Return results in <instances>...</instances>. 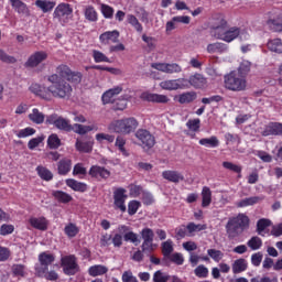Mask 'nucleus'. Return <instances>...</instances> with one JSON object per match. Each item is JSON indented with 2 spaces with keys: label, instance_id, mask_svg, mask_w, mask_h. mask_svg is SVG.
I'll return each mask as SVG.
<instances>
[{
  "label": "nucleus",
  "instance_id": "f257e3e1",
  "mask_svg": "<svg viewBox=\"0 0 282 282\" xmlns=\"http://www.w3.org/2000/svg\"><path fill=\"white\" fill-rule=\"evenodd\" d=\"M51 86H44L41 84H32L29 89L43 100L52 101L53 98L68 100L72 98L74 88L65 79H59L57 74H52L47 77Z\"/></svg>",
  "mask_w": 282,
  "mask_h": 282
},
{
  "label": "nucleus",
  "instance_id": "f03ea898",
  "mask_svg": "<svg viewBox=\"0 0 282 282\" xmlns=\"http://www.w3.org/2000/svg\"><path fill=\"white\" fill-rule=\"evenodd\" d=\"M250 226L249 217L246 214H239L228 220L226 225V232L229 239H236L239 235H242L245 230H248Z\"/></svg>",
  "mask_w": 282,
  "mask_h": 282
},
{
  "label": "nucleus",
  "instance_id": "7ed1b4c3",
  "mask_svg": "<svg viewBox=\"0 0 282 282\" xmlns=\"http://www.w3.org/2000/svg\"><path fill=\"white\" fill-rule=\"evenodd\" d=\"M139 126L140 122L138 121V119L133 117H128L111 121L108 124V131L127 135L133 133Z\"/></svg>",
  "mask_w": 282,
  "mask_h": 282
},
{
  "label": "nucleus",
  "instance_id": "20e7f679",
  "mask_svg": "<svg viewBox=\"0 0 282 282\" xmlns=\"http://www.w3.org/2000/svg\"><path fill=\"white\" fill-rule=\"evenodd\" d=\"M225 88L231 91H242L247 87L246 78L236 70L230 72L224 77Z\"/></svg>",
  "mask_w": 282,
  "mask_h": 282
},
{
  "label": "nucleus",
  "instance_id": "39448f33",
  "mask_svg": "<svg viewBox=\"0 0 282 282\" xmlns=\"http://www.w3.org/2000/svg\"><path fill=\"white\" fill-rule=\"evenodd\" d=\"M74 13V9L69 3H59L54 12L53 19L56 20L62 26L69 23V20Z\"/></svg>",
  "mask_w": 282,
  "mask_h": 282
},
{
  "label": "nucleus",
  "instance_id": "423d86ee",
  "mask_svg": "<svg viewBox=\"0 0 282 282\" xmlns=\"http://www.w3.org/2000/svg\"><path fill=\"white\" fill-rule=\"evenodd\" d=\"M56 75L58 76V79L63 78V80L66 79L67 82H70L72 84H80L83 80L82 73L73 72V69L65 64L58 65L56 67Z\"/></svg>",
  "mask_w": 282,
  "mask_h": 282
},
{
  "label": "nucleus",
  "instance_id": "0eeeda50",
  "mask_svg": "<svg viewBox=\"0 0 282 282\" xmlns=\"http://www.w3.org/2000/svg\"><path fill=\"white\" fill-rule=\"evenodd\" d=\"M61 265L66 276H75L80 270V267L77 262V257L75 254L62 257Z\"/></svg>",
  "mask_w": 282,
  "mask_h": 282
},
{
  "label": "nucleus",
  "instance_id": "6e6552de",
  "mask_svg": "<svg viewBox=\"0 0 282 282\" xmlns=\"http://www.w3.org/2000/svg\"><path fill=\"white\" fill-rule=\"evenodd\" d=\"M134 135L140 141L139 145L142 147V149L145 151H149L155 147V135L152 134L149 130L139 129Z\"/></svg>",
  "mask_w": 282,
  "mask_h": 282
},
{
  "label": "nucleus",
  "instance_id": "1a4fd4ad",
  "mask_svg": "<svg viewBox=\"0 0 282 282\" xmlns=\"http://www.w3.org/2000/svg\"><path fill=\"white\" fill-rule=\"evenodd\" d=\"M56 261V257L53 253L43 251L39 254V263L42 267L35 268L39 276H44L45 272H48L50 265Z\"/></svg>",
  "mask_w": 282,
  "mask_h": 282
},
{
  "label": "nucleus",
  "instance_id": "9d476101",
  "mask_svg": "<svg viewBox=\"0 0 282 282\" xmlns=\"http://www.w3.org/2000/svg\"><path fill=\"white\" fill-rule=\"evenodd\" d=\"M113 206L115 210H120L121 213H127V199L129 195L127 194V189L124 187H118L113 191Z\"/></svg>",
  "mask_w": 282,
  "mask_h": 282
},
{
  "label": "nucleus",
  "instance_id": "9b49d317",
  "mask_svg": "<svg viewBox=\"0 0 282 282\" xmlns=\"http://www.w3.org/2000/svg\"><path fill=\"white\" fill-rule=\"evenodd\" d=\"M141 239H143V242L141 245L142 252H153L155 250L153 245V239H155V234L153 232V229L147 227L141 230Z\"/></svg>",
  "mask_w": 282,
  "mask_h": 282
},
{
  "label": "nucleus",
  "instance_id": "f8f14e48",
  "mask_svg": "<svg viewBox=\"0 0 282 282\" xmlns=\"http://www.w3.org/2000/svg\"><path fill=\"white\" fill-rule=\"evenodd\" d=\"M46 124H54L57 129L63 131H73V124L70 121L63 117H58L56 113L46 117Z\"/></svg>",
  "mask_w": 282,
  "mask_h": 282
},
{
  "label": "nucleus",
  "instance_id": "ddd939ff",
  "mask_svg": "<svg viewBox=\"0 0 282 282\" xmlns=\"http://www.w3.org/2000/svg\"><path fill=\"white\" fill-rule=\"evenodd\" d=\"M48 58V54L44 51H39L29 56L28 61L24 63V67L28 69L39 67L43 62Z\"/></svg>",
  "mask_w": 282,
  "mask_h": 282
},
{
  "label": "nucleus",
  "instance_id": "4468645a",
  "mask_svg": "<svg viewBox=\"0 0 282 282\" xmlns=\"http://www.w3.org/2000/svg\"><path fill=\"white\" fill-rule=\"evenodd\" d=\"M151 67L165 74H180L182 67L176 63H152Z\"/></svg>",
  "mask_w": 282,
  "mask_h": 282
},
{
  "label": "nucleus",
  "instance_id": "2eb2a0df",
  "mask_svg": "<svg viewBox=\"0 0 282 282\" xmlns=\"http://www.w3.org/2000/svg\"><path fill=\"white\" fill-rule=\"evenodd\" d=\"M187 80L184 78L178 79H167L163 80L159 84V86L164 90H177V89H184L186 87Z\"/></svg>",
  "mask_w": 282,
  "mask_h": 282
},
{
  "label": "nucleus",
  "instance_id": "dca6fc26",
  "mask_svg": "<svg viewBox=\"0 0 282 282\" xmlns=\"http://www.w3.org/2000/svg\"><path fill=\"white\" fill-rule=\"evenodd\" d=\"M28 224H30L31 228H34V230H41L42 232L48 230L50 226V221L45 216L30 217Z\"/></svg>",
  "mask_w": 282,
  "mask_h": 282
},
{
  "label": "nucleus",
  "instance_id": "f3484780",
  "mask_svg": "<svg viewBox=\"0 0 282 282\" xmlns=\"http://www.w3.org/2000/svg\"><path fill=\"white\" fill-rule=\"evenodd\" d=\"M122 90L123 88L121 85L115 86L113 88L106 90L101 96L102 105L116 102V96L120 95Z\"/></svg>",
  "mask_w": 282,
  "mask_h": 282
},
{
  "label": "nucleus",
  "instance_id": "a211bd4d",
  "mask_svg": "<svg viewBox=\"0 0 282 282\" xmlns=\"http://www.w3.org/2000/svg\"><path fill=\"white\" fill-rule=\"evenodd\" d=\"M88 174L93 177V178H97L98 181L100 180H107L111 176V171L107 170L104 166L100 165H93L89 169Z\"/></svg>",
  "mask_w": 282,
  "mask_h": 282
},
{
  "label": "nucleus",
  "instance_id": "6ab92c4d",
  "mask_svg": "<svg viewBox=\"0 0 282 282\" xmlns=\"http://www.w3.org/2000/svg\"><path fill=\"white\" fill-rule=\"evenodd\" d=\"M119 39H120V32H118V30L107 31L101 35H99V42L102 45H111V44L118 43Z\"/></svg>",
  "mask_w": 282,
  "mask_h": 282
},
{
  "label": "nucleus",
  "instance_id": "aec40b11",
  "mask_svg": "<svg viewBox=\"0 0 282 282\" xmlns=\"http://www.w3.org/2000/svg\"><path fill=\"white\" fill-rule=\"evenodd\" d=\"M141 99L154 104H169L171 100L166 95L152 94L149 91L142 93Z\"/></svg>",
  "mask_w": 282,
  "mask_h": 282
},
{
  "label": "nucleus",
  "instance_id": "412c9836",
  "mask_svg": "<svg viewBox=\"0 0 282 282\" xmlns=\"http://www.w3.org/2000/svg\"><path fill=\"white\" fill-rule=\"evenodd\" d=\"M12 9L20 15L30 17L31 10L22 0H9Z\"/></svg>",
  "mask_w": 282,
  "mask_h": 282
},
{
  "label": "nucleus",
  "instance_id": "4be33fe9",
  "mask_svg": "<svg viewBox=\"0 0 282 282\" xmlns=\"http://www.w3.org/2000/svg\"><path fill=\"white\" fill-rule=\"evenodd\" d=\"M263 137L269 135H282V123L281 122H270L262 132Z\"/></svg>",
  "mask_w": 282,
  "mask_h": 282
},
{
  "label": "nucleus",
  "instance_id": "5701e85b",
  "mask_svg": "<svg viewBox=\"0 0 282 282\" xmlns=\"http://www.w3.org/2000/svg\"><path fill=\"white\" fill-rule=\"evenodd\" d=\"M240 34L239 28H230L229 30H226L224 34H217L218 40L225 41L227 43L232 42L236 40Z\"/></svg>",
  "mask_w": 282,
  "mask_h": 282
},
{
  "label": "nucleus",
  "instance_id": "b1692460",
  "mask_svg": "<svg viewBox=\"0 0 282 282\" xmlns=\"http://www.w3.org/2000/svg\"><path fill=\"white\" fill-rule=\"evenodd\" d=\"M187 82L191 84V86H193L196 89H202L207 84V79L202 74H198V73L189 76Z\"/></svg>",
  "mask_w": 282,
  "mask_h": 282
},
{
  "label": "nucleus",
  "instance_id": "393cba45",
  "mask_svg": "<svg viewBox=\"0 0 282 282\" xmlns=\"http://www.w3.org/2000/svg\"><path fill=\"white\" fill-rule=\"evenodd\" d=\"M66 185L72 188L73 191L85 193L88 191V184L84 182H78L75 178H67Z\"/></svg>",
  "mask_w": 282,
  "mask_h": 282
},
{
  "label": "nucleus",
  "instance_id": "a878e982",
  "mask_svg": "<svg viewBox=\"0 0 282 282\" xmlns=\"http://www.w3.org/2000/svg\"><path fill=\"white\" fill-rule=\"evenodd\" d=\"M73 167V161L68 158H64L57 163V172L59 175H67Z\"/></svg>",
  "mask_w": 282,
  "mask_h": 282
},
{
  "label": "nucleus",
  "instance_id": "bb28decb",
  "mask_svg": "<svg viewBox=\"0 0 282 282\" xmlns=\"http://www.w3.org/2000/svg\"><path fill=\"white\" fill-rule=\"evenodd\" d=\"M226 28H227V22L224 19H220L218 22L213 24L210 26V34L218 40L217 34H225L226 33Z\"/></svg>",
  "mask_w": 282,
  "mask_h": 282
},
{
  "label": "nucleus",
  "instance_id": "cd10ccee",
  "mask_svg": "<svg viewBox=\"0 0 282 282\" xmlns=\"http://www.w3.org/2000/svg\"><path fill=\"white\" fill-rule=\"evenodd\" d=\"M52 195L59 204H70L74 199L70 194L63 191H53Z\"/></svg>",
  "mask_w": 282,
  "mask_h": 282
},
{
  "label": "nucleus",
  "instance_id": "c85d7f7f",
  "mask_svg": "<svg viewBox=\"0 0 282 282\" xmlns=\"http://www.w3.org/2000/svg\"><path fill=\"white\" fill-rule=\"evenodd\" d=\"M206 50L209 54H224L228 51V45L220 42H216L208 44Z\"/></svg>",
  "mask_w": 282,
  "mask_h": 282
},
{
  "label": "nucleus",
  "instance_id": "c756f323",
  "mask_svg": "<svg viewBox=\"0 0 282 282\" xmlns=\"http://www.w3.org/2000/svg\"><path fill=\"white\" fill-rule=\"evenodd\" d=\"M109 272V269L102 264H95L89 267L88 274L91 278L102 276Z\"/></svg>",
  "mask_w": 282,
  "mask_h": 282
},
{
  "label": "nucleus",
  "instance_id": "7c9ffc66",
  "mask_svg": "<svg viewBox=\"0 0 282 282\" xmlns=\"http://www.w3.org/2000/svg\"><path fill=\"white\" fill-rule=\"evenodd\" d=\"M231 268L235 275L241 274V272H246L248 269V262L246 259L239 258L234 261Z\"/></svg>",
  "mask_w": 282,
  "mask_h": 282
},
{
  "label": "nucleus",
  "instance_id": "2f4dec72",
  "mask_svg": "<svg viewBox=\"0 0 282 282\" xmlns=\"http://www.w3.org/2000/svg\"><path fill=\"white\" fill-rule=\"evenodd\" d=\"M163 178L172 182V183H178L184 180V176L177 172V171H164L162 173Z\"/></svg>",
  "mask_w": 282,
  "mask_h": 282
},
{
  "label": "nucleus",
  "instance_id": "473e14b6",
  "mask_svg": "<svg viewBox=\"0 0 282 282\" xmlns=\"http://www.w3.org/2000/svg\"><path fill=\"white\" fill-rule=\"evenodd\" d=\"M35 6L42 10L43 13H48L54 10L56 2L47 0H36Z\"/></svg>",
  "mask_w": 282,
  "mask_h": 282
},
{
  "label": "nucleus",
  "instance_id": "72a5a7b5",
  "mask_svg": "<svg viewBox=\"0 0 282 282\" xmlns=\"http://www.w3.org/2000/svg\"><path fill=\"white\" fill-rule=\"evenodd\" d=\"M75 148L79 152L90 153L94 150V142L91 141L83 142L82 140L77 139L75 143Z\"/></svg>",
  "mask_w": 282,
  "mask_h": 282
},
{
  "label": "nucleus",
  "instance_id": "f704fd0d",
  "mask_svg": "<svg viewBox=\"0 0 282 282\" xmlns=\"http://www.w3.org/2000/svg\"><path fill=\"white\" fill-rule=\"evenodd\" d=\"M85 19L89 22H98L99 13L97 12L96 8L93 6H88L85 8L84 11Z\"/></svg>",
  "mask_w": 282,
  "mask_h": 282
},
{
  "label": "nucleus",
  "instance_id": "c9c22d12",
  "mask_svg": "<svg viewBox=\"0 0 282 282\" xmlns=\"http://www.w3.org/2000/svg\"><path fill=\"white\" fill-rule=\"evenodd\" d=\"M28 268L24 264H12L11 272L14 278H26L28 276Z\"/></svg>",
  "mask_w": 282,
  "mask_h": 282
},
{
  "label": "nucleus",
  "instance_id": "e433bc0d",
  "mask_svg": "<svg viewBox=\"0 0 282 282\" xmlns=\"http://www.w3.org/2000/svg\"><path fill=\"white\" fill-rule=\"evenodd\" d=\"M98 130L96 126H83L79 123H75L72 126V131L76 132L77 134L84 135L90 131Z\"/></svg>",
  "mask_w": 282,
  "mask_h": 282
},
{
  "label": "nucleus",
  "instance_id": "4c0bfd02",
  "mask_svg": "<svg viewBox=\"0 0 282 282\" xmlns=\"http://www.w3.org/2000/svg\"><path fill=\"white\" fill-rule=\"evenodd\" d=\"M36 172H37V175L43 181L50 182L54 178L53 172L50 169L45 167V166H42V165L36 166Z\"/></svg>",
  "mask_w": 282,
  "mask_h": 282
},
{
  "label": "nucleus",
  "instance_id": "58836bf2",
  "mask_svg": "<svg viewBox=\"0 0 282 282\" xmlns=\"http://www.w3.org/2000/svg\"><path fill=\"white\" fill-rule=\"evenodd\" d=\"M196 98H197V95L195 91H186V93L178 95L177 101L181 105H186V104L193 102Z\"/></svg>",
  "mask_w": 282,
  "mask_h": 282
},
{
  "label": "nucleus",
  "instance_id": "ea45409f",
  "mask_svg": "<svg viewBox=\"0 0 282 282\" xmlns=\"http://www.w3.org/2000/svg\"><path fill=\"white\" fill-rule=\"evenodd\" d=\"M29 119L36 124H42L45 121V115L40 111V109L34 108L32 112L29 115Z\"/></svg>",
  "mask_w": 282,
  "mask_h": 282
},
{
  "label": "nucleus",
  "instance_id": "a19ab883",
  "mask_svg": "<svg viewBox=\"0 0 282 282\" xmlns=\"http://www.w3.org/2000/svg\"><path fill=\"white\" fill-rule=\"evenodd\" d=\"M202 207L207 208L212 204V191L208 186H204L202 189Z\"/></svg>",
  "mask_w": 282,
  "mask_h": 282
},
{
  "label": "nucleus",
  "instance_id": "79ce46f5",
  "mask_svg": "<svg viewBox=\"0 0 282 282\" xmlns=\"http://www.w3.org/2000/svg\"><path fill=\"white\" fill-rule=\"evenodd\" d=\"M259 202H262V198L259 196L247 197L238 203V208H247V206H254L256 204H259Z\"/></svg>",
  "mask_w": 282,
  "mask_h": 282
},
{
  "label": "nucleus",
  "instance_id": "37998d69",
  "mask_svg": "<svg viewBox=\"0 0 282 282\" xmlns=\"http://www.w3.org/2000/svg\"><path fill=\"white\" fill-rule=\"evenodd\" d=\"M64 232L66 236H68L69 239H74V237H77V235H79L80 229L76 224L69 223L65 226Z\"/></svg>",
  "mask_w": 282,
  "mask_h": 282
},
{
  "label": "nucleus",
  "instance_id": "c03bdc74",
  "mask_svg": "<svg viewBox=\"0 0 282 282\" xmlns=\"http://www.w3.org/2000/svg\"><path fill=\"white\" fill-rule=\"evenodd\" d=\"M161 250L164 259H167L173 254V240L167 239L166 241L162 242Z\"/></svg>",
  "mask_w": 282,
  "mask_h": 282
},
{
  "label": "nucleus",
  "instance_id": "a18cd8bd",
  "mask_svg": "<svg viewBox=\"0 0 282 282\" xmlns=\"http://www.w3.org/2000/svg\"><path fill=\"white\" fill-rule=\"evenodd\" d=\"M267 46L271 52L282 54V41L280 39L270 40Z\"/></svg>",
  "mask_w": 282,
  "mask_h": 282
},
{
  "label": "nucleus",
  "instance_id": "49530a36",
  "mask_svg": "<svg viewBox=\"0 0 282 282\" xmlns=\"http://www.w3.org/2000/svg\"><path fill=\"white\" fill-rule=\"evenodd\" d=\"M94 62L99 64V63H111V59L105 55V53L98 51V50H94L93 54H91Z\"/></svg>",
  "mask_w": 282,
  "mask_h": 282
},
{
  "label": "nucleus",
  "instance_id": "de8ad7c7",
  "mask_svg": "<svg viewBox=\"0 0 282 282\" xmlns=\"http://www.w3.org/2000/svg\"><path fill=\"white\" fill-rule=\"evenodd\" d=\"M198 143L207 148H217L219 145V140L217 139V137L213 135L210 138L200 139Z\"/></svg>",
  "mask_w": 282,
  "mask_h": 282
},
{
  "label": "nucleus",
  "instance_id": "09e8293b",
  "mask_svg": "<svg viewBox=\"0 0 282 282\" xmlns=\"http://www.w3.org/2000/svg\"><path fill=\"white\" fill-rule=\"evenodd\" d=\"M62 145V140L59 139L58 134L53 133L47 138V147L50 149L56 150Z\"/></svg>",
  "mask_w": 282,
  "mask_h": 282
},
{
  "label": "nucleus",
  "instance_id": "8fccbe9b",
  "mask_svg": "<svg viewBox=\"0 0 282 282\" xmlns=\"http://www.w3.org/2000/svg\"><path fill=\"white\" fill-rule=\"evenodd\" d=\"M272 221L270 219L267 218H261L257 221V232L258 235H260L261 237H263V231L265 228H269L271 226Z\"/></svg>",
  "mask_w": 282,
  "mask_h": 282
},
{
  "label": "nucleus",
  "instance_id": "3c124183",
  "mask_svg": "<svg viewBox=\"0 0 282 282\" xmlns=\"http://www.w3.org/2000/svg\"><path fill=\"white\" fill-rule=\"evenodd\" d=\"M171 280V275L162 270H158L153 274V282H169Z\"/></svg>",
  "mask_w": 282,
  "mask_h": 282
},
{
  "label": "nucleus",
  "instance_id": "603ef678",
  "mask_svg": "<svg viewBox=\"0 0 282 282\" xmlns=\"http://www.w3.org/2000/svg\"><path fill=\"white\" fill-rule=\"evenodd\" d=\"M141 206L142 203H140V200H130L128 203V215H130V217H133V215H135V213L140 210Z\"/></svg>",
  "mask_w": 282,
  "mask_h": 282
},
{
  "label": "nucleus",
  "instance_id": "864d4df0",
  "mask_svg": "<svg viewBox=\"0 0 282 282\" xmlns=\"http://www.w3.org/2000/svg\"><path fill=\"white\" fill-rule=\"evenodd\" d=\"M247 246L252 250H260L262 248V240L258 236H253L248 240Z\"/></svg>",
  "mask_w": 282,
  "mask_h": 282
},
{
  "label": "nucleus",
  "instance_id": "5fc2aeb1",
  "mask_svg": "<svg viewBox=\"0 0 282 282\" xmlns=\"http://www.w3.org/2000/svg\"><path fill=\"white\" fill-rule=\"evenodd\" d=\"M269 29L273 32L280 33L282 32V22H279L278 20L270 19L267 22Z\"/></svg>",
  "mask_w": 282,
  "mask_h": 282
},
{
  "label": "nucleus",
  "instance_id": "6e6d98bb",
  "mask_svg": "<svg viewBox=\"0 0 282 282\" xmlns=\"http://www.w3.org/2000/svg\"><path fill=\"white\" fill-rule=\"evenodd\" d=\"M208 257L213 259L216 263H219V261L223 259L224 253L220 250L217 249H208L207 250Z\"/></svg>",
  "mask_w": 282,
  "mask_h": 282
},
{
  "label": "nucleus",
  "instance_id": "4d7b16f0",
  "mask_svg": "<svg viewBox=\"0 0 282 282\" xmlns=\"http://www.w3.org/2000/svg\"><path fill=\"white\" fill-rule=\"evenodd\" d=\"M195 276L198 279H206L208 278V269L204 264H199L194 270Z\"/></svg>",
  "mask_w": 282,
  "mask_h": 282
},
{
  "label": "nucleus",
  "instance_id": "13d9d810",
  "mask_svg": "<svg viewBox=\"0 0 282 282\" xmlns=\"http://www.w3.org/2000/svg\"><path fill=\"white\" fill-rule=\"evenodd\" d=\"M186 228L189 235H192V232H200L202 230H206L207 226L202 224L196 225L194 223H188Z\"/></svg>",
  "mask_w": 282,
  "mask_h": 282
},
{
  "label": "nucleus",
  "instance_id": "bf43d9fd",
  "mask_svg": "<svg viewBox=\"0 0 282 282\" xmlns=\"http://www.w3.org/2000/svg\"><path fill=\"white\" fill-rule=\"evenodd\" d=\"M223 166L226 170H229L234 173H239L240 174L242 172V166L238 165V164H234L232 162L225 161V162H223Z\"/></svg>",
  "mask_w": 282,
  "mask_h": 282
},
{
  "label": "nucleus",
  "instance_id": "052dcab7",
  "mask_svg": "<svg viewBox=\"0 0 282 282\" xmlns=\"http://www.w3.org/2000/svg\"><path fill=\"white\" fill-rule=\"evenodd\" d=\"M100 11L105 19H113L115 10L110 6L101 4Z\"/></svg>",
  "mask_w": 282,
  "mask_h": 282
},
{
  "label": "nucleus",
  "instance_id": "680f3d73",
  "mask_svg": "<svg viewBox=\"0 0 282 282\" xmlns=\"http://www.w3.org/2000/svg\"><path fill=\"white\" fill-rule=\"evenodd\" d=\"M172 263H175V265H183L184 263V257L180 252H174L167 258Z\"/></svg>",
  "mask_w": 282,
  "mask_h": 282
},
{
  "label": "nucleus",
  "instance_id": "e2e57ef3",
  "mask_svg": "<svg viewBox=\"0 0 282 282\" xmlns=\"http://www.w3.org/2000/svg\"><path fill=\"white\" fill-rule=\"evenodd\" d=\"M96 140L99 143H102V141H105V140L108 141L109 143H113L116 141V135L107 134V133H97Z\"/></svg>",
  "mask_w": 282,
  "mask_h": 282
},
{
  "label": "nucleus",
  "instance_id": "0e129e2a",
  "mask_svg": "<svg viewBox=\"0 0 282 282\" xmlns=\"http://www.w3.org/2000/svg\"><path fill=\"white\" fill-rule=\"evenodd\" d=\"M124 109H127V100H124V99H115V102L112 104V110L122 111Z\"/></svg>",
  "mask_w": 282,
  "mask_h": 282
},
{
  "label": "nucleus",
  "instance_id": "69168bd1",
  "mask_svg": "<svg viewBox=\"0 0 282 282\" xmlns=\"http://www.w3.org/2000/svg\"><path fill=\"white\" fill-rule=\"evenodd\" d=\"M0 61L7 64H14L18 59L13 56L8 55L3 50L0 48Z\"/></svg>",
  "mask_w": 282,
  "mask_h": 282
},
{
  "label": "nucleus",
  "instance_id": "338daca9",
  "mask_svg": "<svg viewBox=\"0 0 282 282\" xmlns=\"http://www.w3.org/2000/svg\"><path fill=\"white\" fill-rule=\"evenodd\" d=\"M186 127L194 132H197L200 128V120L199 119H189L186 122Z\"/></svg>",
  "mask_w": 282,
  "mask_h": 282
},
{
  "label": "nucleus",
  "instance_id": "774afa93",
  "mask_svg": "<svg viewBox=\"0 0 282 282\" xmlns=\"http://www.w3.org/2000/svg\"><path fill=\"white\" fill-rule=\"evenodd\" d=\"M122 282H138V278L133 275L131 270L124 271L121 276Z\"/></svg>",
  "mask_w": 282,
  "mask_h": 282
}]
</instances>
